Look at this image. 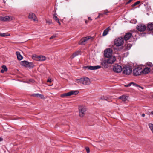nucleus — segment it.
<instances>
[{
	"instance_id": "nucleus-1",
	"label": "nucleus",
	"mask_w": 153,
	"mask_h": 153,
	"mask_svg": "<svg viewBox=\"0 0 153 153\" xmlns=\"http://www.w3.org/2000/svg\"><path fill=\"white\" fill-rule=\"evenodd\" d=\"M76 82L81 83L82 84L87 85L90 83V79L86 77H82L81 78L77 79Z\"/></svg>"
},
{
	"instance_id": "nucleus-2",
	"label": "nucleus",
	"mask_w": 153,
	"mask_h": 153,
	"mask_svg": "<svg viewBox=\"0 0 153 153\" xmlns=\"http://www.w3.org/2000/svg\"><path fill=\"white\" fill-rule=\"evenodd\" d=\"M137 34V32L136 30H135L132 32V33L128 32L126 33L124 38L125 40L127 41L129 40L130 38L134 36H136V35Z\"/></svg>"
},
{
	"instance_id": "nucleus-3",
	"label": "nucleus",
	"mask_w": 153,
	"mask_h": 153,
	"mask_svg": "<svg viewBox=\"0 0 153 153\" xmlns=\"http://www.w3.org/2000/svg\"><path fill=\"white\" fill-rule=\"evenodd\" d=\"M142 67L139 66L134 68L133 70V75L137 76L142 74Z\"/></svg>"
},
{
	"instance_id": "nucleus-4",
	"label": "nucleus",
	"mask_w": 153,
	"mask_h": 153,
	"mask_svg": "<svg viewBox=\"0 0 153 153\" xmlns=\"http://www.w3.org/2000/svg\"><path fill=\"white\" fill-rule=\"evenodd\" d=\"M123 73L126 75H129L132 71V69L130 66H125L123 68Z\"/></svg>"
},
{
	"instance_id": "nucleus-5",
	"label": "nucleus",
	"mask_w": 153,
	"mask_h": 153,
	"mask_svg": "<svg viewBox=\"0 0 153 153\" xmlns=\"http://www.w3.org/2000/svg\"><path fill=\"white\" fill-rule=\"evenodd\" d=\"M86 108L85 107L83 106H79V115L80 117H82L85 115Z\"/></svg>"
},
{
	"instance_id": "nucleus-6",
	"label": "nucleus",
	"mask_w": 153,
	"mask_h": 153,
	"mask_svg": "<svg viewBox=\"0 0 153 153\" xmlns=\"http://www.w3.org/2000/svg\"><path fill=\"white\" fill-rule=\"evenodd\" d=\"M79 92L77 90L69 91L68 93L62 94L61 95V97H65L70 96L72 95H76L78 94Z\"/></svg>"
},
{
	"instance_id": "nucleus-7",
	"label": "nucleus",
	"mask_w": 153,
	"mask_h": 153,
	"mask_svg": "<svg viewBox=\"0 0 153 153\" xmlns=\"http://www.w3.org/2000/svg\"><path fill=\"white\" fill-rule=\"evenodd\" d=\"M123 43L124 39L122 37H120L116 39L114 41V44L117 46H121Z\"/></svg>"
},
{
	"instance_id": "nucleus-8",
	"label": "nucleus",
	"mask_w": 153,
	"mask_h": 153,
	"mask_svg": "<svg viewBox=\"0 0 153 153\" xmlns=\"http://www.w3.org/2000/svg\"><path fill=\"white\" fill-rule=\"evenodd\" d=\"M112 51L110 48H108L105 50L104 51V56L105 57L108 58L112 56Z\"/></svg>"
},
{
	"instance_id": "nucleus-9",
	"label": "nucleus",
	"mask_w": 153,
	"mask_h": 153,
	"mask_svg": "<svg viewBox=\"0 0 153 153\" xmlns=\"http://www.w3.org/2000/svg\"><path fill=\"white\" fill-rule=\"evenodd\" d=\"M136 28L139 31L143 32L146 29V26L144 24H140L137 25Z\"/></svg>"
},
{
	"instance_id": "nucleus-10",
	"label": "nucleus",
	"mask_w": 153,
	"mask_h": 153,
	"mask_svg": "<svg viewBox=\"0 0 153 153\" xmlns=\"http://www.w3.org/2000/svg\"><path fill=\"white\" fill-rule=\"evenodd\" d=\"M14 19L13 16H6L5 17H0V20L4 21H10Z\"/></svg>"
},
{
	"instance_id": "nucleus-11",
	"label": "nucleus",
	"mask_w": 153,
	"mask_h": 153,
	"mask_svg": "<svg viewBox=\"0 0 153 153\" xmlns=\"http://www.w3.org/2000/svg\"><path fill=\"white\" fill-rule=\"evenodd\" d=\"M113 70L115 72L119 73L122 71V68L121 66L115 64L114 66Z\"/></svg>"
},
{
	"instance_id": "nucleus-12",
	"label": "nucleus",
	"mask_w": 153,
	"mask_h": 153,
	"mask_svg": "<svg viewBox=\"0 0 153 153\" xmlns=\"http://www.w3.org/2000/svg\"><path fill=\"white\" fill-rule=\"evenodd\" d=\"M101 68V66L99 65L95 66H86L83 67L84 69H87L89 70H95L99 69Z\"/></svg>"
},
{
	"instance_id": "nucleus-13",
	"label": "nucleus",
	"mask_w": 153,
	"mask_h": 153,
	"mask_svg": "<svg viewBox=\"0 0 153 153\" xmlns=\"http://www.w3.org/2000/svg\"><path fill=\"white\" fill-rule=\"evenodd\" d=\"M91 38L90 37H86L82 38L79 42V44L81 45H85V43Z\"/></svg>"
},
{
	"instance_id": "nucleus-14",
	"label": "nucleus",
	"mask_w": 153,
	"mask_h": 153,
	"mask_svg": "<svg viewBox=\"0 0 153 153\" xmlns=\"http://www.w3.org/2000/svg\"><path fill=\"white\" fill-rule=\"evenodd\" d=\"M151 71V69L149 67H146L143 69L142 68V74L149 73Z\"/></svg>"
},
{
	"instance_id": "nucleus-15",
	"label": "nucleus",
	"mask_w": 153,
	"mask_h": 153,
	"mask_svg": "<svg viewBox=\"0 0 153 153\" xmlns=\"http://www.w3.org/2000/svg\"><path fill=\"white\" fill-rule=\"evenodd\" d=\"M109 60H105L102 62V65L105 68H107L108 66V64H111L112 63V62H109Z\"/></svg>"
},
{
	"instance_id": "nucleus-16",
	"label": "nucleus",
	"mask_w": 153,
	"mask_h": 153,
	"mask_svg": "<svg viewBox=\"0 0 153 153\" xmlns=\"http://www.w3.org/2000/svg\"><path fill=\"white\" fill-rule=\"evenodd\" d=\"M28 17L29 19L33 20L34 21L36 20V17L35 14L32 13H29Z\"/></svg>"
},
{
	"instance_id": "nucleus-17",
	"label": "nucleus",
	"mask_w": 153,
	"mask_h": 153,
	"mask_svg": "<svg viewBox=\"0 0 153 153\" xmlns=\"http://www.w3.org/2000/svg\"><path fill=\"white\" fill-rule=\"evenodd\" d=\"M132 46V45L130 44H128L126 45L123 51H126L130 49Z\"/></svg>"
},
{
	"instance_id": "nucleus-18",
	"label": "nucleus",
	"mask_w": 153,
	"mask_h": 153,
	"mask_svg": "<svg viewBox=\"0 0 153 153\" xmlns=\"http://www.w3.org/2000/svg\"><path fill=\"white\" fill-rule=\"evenodd\" d=\"M111 97H101L100 98V99L102 100H106L108 102L111 101Z\"/></svg>"
},
{
	"instance_id": "nucleus-19",
	"label": "nucleus",
	"mask_w": 153,
	"mask_h": 153,
	"mask_svg": "<svg viewBox=\"0 0 153 153\" xmlns=\"http://www.w3.org/2000/svg\"><path fill=\"white\" fill-rule=\"evenodd\" d=\"M147 29L148 30L151 31L153 32V24L152 23L149 24L147 25Z\"/></svg>"
},
{
	"instance_id": "nucleus-20",
	"label": "nucleus",
	"mask_w": 153,
	"mask_h": 153,
	"mask_svg": "<svg viewBox=\"0 0 153 153\" xmlns=\"http://www.w3.org/2000/svg\"><path fill=\"white\" fill-rule=\"evenodd\" d=\"M108 59L107 60H109V62H112V63H111V64H113L116 60L115 57L113 56H111L109 57H108Z\"/></svg>"
},
{
	"instance_id": "nucleus-21",
	"label": "nucleus",
	"mask_w": 153,
	"mask_h": 153,
	"mask_svg": "<svg viewBox=\"0 0 153 153\" xmlns=\"http://www.w3.org/2000/svg\"><path fill=\"white\" fill-rule=\"evenodd\" d=\"M37 61H44L46 59V57L44 56L40 55L38 56Z\"/></svg>"
},
{
	"instance_id": "nucleus-22",
	"label": "nucleus",
	"mask_w": 153,
	"mask_h": 153,
	"mask_svg": "<svg viewBox=\"0 0 153 153\" xmlns=\"http://www.w3.org/2000/svg\"><path fill=\"white\" fill-rule=\"evenodd\" d=\"M132 84H133L134 85V86H137V87H139L140 88L143 89V87H142L139 85H138L137 84H136L134 83V82H131V83H129V84H127V85H125V86L126 87H129Z\"/></svg>"
},
{
	"instance_id": "nucleus-23",
	"label": "nucleus",
	"mask_w": 153,
	"mask_h": 153,
	"mask_svg": "<svg viewBox=\"0 0 153 153\" xmlns=\"http://www.w3.org/2000/svg\"><path fill=\"white\" fill-rule=\"evenodd\" d=\"M16 55L17 56V58L19 60H21L23 59V57L21 55L19 52H16Z\"/></svg>"
},
{
	"instance_id": "nucleus-24",
	"label": "nucleus",
	"mask_w": 153,
	"mask_h": 153,
	"mask_svg": "<svg viewBox=\"0 0 153 153\" xmlns=\"http://www.w3.org/2000/svg\"><path fill=\"white\" fill-rule=\"evenodd\" d=\"M127 96H126L125 95H123L122 96L119 97L118 99H121L123 101L125 102L127 100Z\"/></svg>"
},
{
	"instance_id": "nucleus-25",
	"label": "nucleus",
	"mask_w": 153,
	"mask_h": 153,
	"mask_svg": "<svg viewBox=\"0 0 153 153\" xmlns=\"http://www.w3.org/2000/svg\"><path fill=\"white\" fill-rule=\"evenodd\" d=\"M2 69L1 70V72L2 73H3L4 72L7 71V68L6 66L2 65Z\"/></svg>"
},
{
	"instance_id": "nucleus-26",
	"label": "nucleus",
	"mask_w": 153,
	"mask_h": 153,
	"mask_svg": "<svg viewBox=\"0 0 153 153\" xmlns=\"http://www.w3.org/2000/svg\"><path fill=\"white\" fill-rule=\"evenodd\" d=\"M21 64L22 66L27 67L28 64V62L26 61H24L21 62Z\"/></svg>"
},
{
	"instance_id": "nucleus-27",
	"label": "nucleus",
	"mask_w": 153,
	"mask_h": 153,
	"mask_svg": "<svg viewBox=\"0 0 153 153\" xmlns=\"http://www.w3.org/2000/svg\"><path fill=\"white\" fill-rule=\"evenodd\" d=\"M80 51H77L76 52L74 53L71 56V58L72 59L75 56H76L78 55L80 53Z\"/></svg>"
},
{
	"instance_id": "nucleus-28",
	"label": "nucleus",
	"mask_w": 153,
	"mask_h": 153,
	"mask_svg": "<svg viewBox=\"0 0 153 153\" xmlns=\"http://www.w3.org/2000/svg\"><path fill=\"white\" fill-rule=\"evenodd\" d=\"M53 18V19L58 23L59 25H61V23L59 20V19L57 17V16L55 15H54Z\"/></svg>"
},
{
	"instance_id": "nucleus-29",
	"label": "nucleus",
	"mask_w": 153,
	"mask_h": 153,
	"mask_svg": "<svg viewBox=\"0 0 153 153\" xmlns=\"http://www.w3.org/2000/svg\"><path fill=\"white\" fill-rule=\"evenodd\" d=\"M34 65L32 62H28L27 65V67H29L30 68H33Z\"/></svg>"
},
{
	"instance_id": "nucleus-30",
	"label": "nucleus",
	"mask_w": 153,
	"mask_h": 153,
	"mask_svg": "<svg viewBox=\"0 0 153 153\" xmlns=\"http://www.w3.org/2000/svg\"><path fill=\"white\" fill-rule=\"evenodd\" d=\"M108 28L105 29L103 31L102 35L103 36H106L108 33Z\"/></svg>"
},
{
	"instance_id": "nucleus-31",
	"label": "nucleus",
	"mask_w": 153,
	"mask_h": 153,
	"mask_svg": "<svg viewBox=\"0 0 153 153\" xmlns=\"http://www.w3.org/2000/svg\"><path fill=\"white\" fill-rule=\"evenodd\" d=\"M10 34L7 33H0V36L1 37H5L7 36H10Z\"/></svg>"
},
{
	"instance_id": "nucleus-32",
	"label": "nucleus",
	"mask_w": 153,
	"mask_h": 153,
	"mask_svg": "<svg viewBox=\"0 0 153 153\" xmlns=\"http://www.w3.org/2000/svg\"><path fill=\"white\" fill-rule=\"evenodd\" d=\"M149 126L153 133V124L150 123L149 124Z\"/></svg>"
},
{
	"instance_id": "nucleus-33",
	"label": "nucleus",
	"mask_w": 153,
	"mask_h": 153,
	"mask_svg": "<svg viewBox=\"0 0 153 153\" xmlns=\"http://www.w3.org/2000/svg\"><path fill=\"white\" fill-rule=\"evenodd\" d=\"M140 1H137V2H135L134 4L132 5V7H134L135 6H137L138 4L139 3H140Z\"/></svg>"
},
{
	"instance_id": "nucleus-34",
	"label": "nucleus",
	"mask_w": 153,
	"mask_h": 153,
	"mask_svg": "<svg viewBox=\"0 0 153 153\" xmlns=\"http://www.w3.org/2000/svg\"><path fill=\"white\" fill-rule=\"evenodd\" d=\"M38 56L37 55H33L32 56V58L33 59L37 61V60L38 59Z\"/></svg>"
},
{
	"instance_id": "nucleus-35",
	"label": "nucleus",
	"mask_w": 153,
	"mask_h": 153,
	"mask_svg": "<svg viewBox=\"0 0 153 153\" xmlns=\"http://www.w3.org/2000/svg\"><path fill=\"white\" fill-rule=\"evenodd\" d=\"M146 65L150 67H152V68H153V65L151 62H148L146 63Z\"/></svg>"
},
{
	"instance_id": "nucleus-36",
	"label": "nucleus",
	"mask_w": 153,
	"mask_h": 153,
	"mask_svg": "<svg viewBox=\"0 0 153 153\" xmlns=\"http://www.w3.org/2000/svg\"><path fill=\"white\" fill-rule=\"evenodd\" d=\"M39 94H34L31 95V96L36 97H39Z\"/></svg>"
},
{
	"instance_id": "nucleus-37",
	"label": "nucleus",
	"mask_w": 153,
	"mask_h": 153,
	"mask_svg": "<svg viewBox=\"0 0 153 153\" xmlns=\"http://www.w3.org/2000/svg\"><path fill=\"white\" fill-rule=\"evenodd\" d=\"M46 23H48L49 24H51L52 23V21L51 19H49L48 20H46Z\"/></svg>"
},
{
	"instance_id": "nucleus-38",
	"label": "nucleus",
	"mask_w": 153,
	"mask_h": 153,
	"mask_svg": "<svg viewBox=\"0 0 153 153\" xmlns=\"http://www.w3.org/2000/svg\"><path fill=\"white\" fill-rule=\"evenodd\" d=\"M39 97H40L42 99H44L45 98V97L43 95L39 94Z\"/></svg>"
},
{
	"instance_id": "nucleus-39",
	"label": "nucleus",
	"mask_w": 153,
	"mask_h": 153,
	"mask_svg": "<svg viewBox=\"0 0 153 153\" xmlns=\"http://www.w3.org/2000/svg\"><path fill=\"white\" fill-rule=\"evenodd\" d=\"M85 149L87 151V153H89L90 152V149L88 147H86L85 148Z\"/></svg>"
},
{
	"instance_id": "nucleus-40",
	"label": "nucleus",
	"mask_w": 153,
	"mask_h": 153,
	"mask_svg": "<svg viewBox=\"0 0 153 153\" xmlns=\"http://www.w3.org/2000/svg\"><path fill=\"white\" fill-rule=\"evenodd\" d=\"M56 35H53L50 38V39H53L56 37Z\"/></svg>"
},
{
	"instance_id": "nucleus-41",
	"label": "nucleus",
	"mask_w": 153,
	"mask_h": 153,
	"mask_svg": "<svg viewBox=\"0 0 153 153\" xmlns=\"http://www.w3.org/2000/svg\"><path fill=\"white\" fill-rule=\"evenodd\" d=\"M133 0H129L126 3V4H129L130 3L131 1H132Z\"/></svg>"
},
{
	"instance_id": "nucleus-42",
	"label": "nucleus",
	"mask_w": 153,
	"mask_h": 153,
	"mask_svg": "<svg viewBox=\"0 0 153 153\" xmlns=\"http://www.w3.org/2000/svg\"><path fill=\"white\" fill-rule=\"evenodd\" d=\"M47 82H51V81L50 79H48L47 80Z\"/></svg>"
},
{
	"instance_id": "nucleus-43",
	"label": "nucleus",
	"mask_w": 153,
	"mask_h": 153,
	"mask_svg": "<svg viewBox=\"0 0 153 153\" xmlns=\"http://www.w3.org/2000/svg\"><path fill=\"white\" fill-rule=\"evenodd\" d=\"M107 13H108V11H107V10H106L104 11V14H106Z\"/></svg>"
},
{
	"instance_id": "nucleus-44",
	"label": "nucleus",
	"mask_w": 153,
	"mask_h": 153,
	"mask_svg": "<svg viewBox=\"0 0 153 153\" xmlns=\"http://www.w3.org/2000/svg\"><path fill=\"white\" fill-rule=\"evenodd\" d=\"M3 138L1 137H0V142L3 141Z\"/></svg>"
},
{
	"instance_id": "nucleus-45",
	"label": "nucleus",
	"mask_w": 153,
	"mask_h": 153,
	"mask_svg": "<svg viewBox=\"0 0 153 153\" xmlns=\"http://www.w3.org/2000/svg\"><path fill=\"white\" fill-rule=\"evenodd\" d=\"M88 19H89L90 20H92V19H91L90 17H88Z\"/></svg>"
},
{
	"instance_id": "nucleus-46",
	"label": "nucleus",
	"mask_w": 153,
	"mask_h": 153,
	"mask_svg": "<svg viewBox=\"0 0 153 153\" xmlns=\"http://www.w3.org/2000/svg\"><path fill=\"white\" fill-rule=\"evenodd\" d=\"M146 34L145 33H144L141 34L142 36H144Z\"/></svg>"
},
{
	"instance_id": "nucleus-47",
	"label": "nucleus",
	"mask_w": 153,
	"mask_h": 153,
	"mask_svg": "<svg viewBox=\"0 0 153 153\" xmlns=\"http://www.w3.org/2000/svg\"><path fill=\"white\" fill-rule=\"evenodd\" d=\"M85 23L86 24H87V23L88 22V21H87L86 20H85Z\"/></svg>"
},
{
	"instance_id": "nucleus-48",
	"label": "nucleus",
	"mask_w": 153,
	"mask_h": 153,
	"mask_svg": "<svg viewBox=\"0 0 153 153\" xmlns=\"http://www.w3.org/2000/svg\"><path fill=\"white\" fill-rule=\"evenodd\" d=\"M145 116V114H142V116L143 117H144Z\"/></svg>"
},
{
	"instance_id": "nucleus-49",
	"label": "nucleus",
	"mask_w": 153,
	"mask_h": 153,
	"mask_svg": "<svg viewBox=\"0 0 153 153\" xmlns=\"http://www.w3.org/2000/svg\"><path fill=\"white\" fill-rule=\"evenodd\" d=\"M151 114L152 115H153V111H152L151 112Z\"/></svg>"
},
{
	"instance_id": "nucleus-50",
	"label": "nucleus",
	"mask_w": 153,
	"mask_h": 153,
	"mask_svg": "<svg viewBox=\"0 0 153 153\" xmlns=\"http://www.w3.org/2000/svg\"><path fill=\"white\" fill-rule=\"evenodd\" d=\"M30 81H31V82H32L33 81V79H30Z\"/></svg>"
},
{
	"instance_id": "nucleus-51",
	"label": "nucleus",
	"mask_w": 153,
	"mask_h": 153,
	"mask_svg": "<svg viewBox=\"0 0 153 153\" xmlns=\"http://www.w3.org/2000/svg\"><path fill=\"white\" fill-rule=\"evenodd\" d=\"M100 16V14H99V16H98L97 18L99 17Z\"/></svg>"
}]
</instances>
